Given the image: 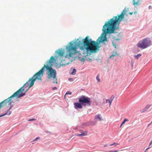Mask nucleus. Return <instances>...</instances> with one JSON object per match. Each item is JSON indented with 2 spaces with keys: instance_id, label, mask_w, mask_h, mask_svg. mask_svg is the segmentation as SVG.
I'll list each match as a JSON object with an SVG mask.
<instances>
[{
  "instance_id": "1",
  "label": "nucleus",
  "mask_w": 152,
  "mask_h": 152,
  "mask_svg": "<svg viewBox=\"0 0 152 152\" xmlns=\"http://www.w3.org/2000/svg\"><path fill=\"white\" fill-rule=\"evenodd\" d=\"M89 36H86L83 41L77 39L75 42H69L67 48L69 55L66 56L65 59L61 60L59 62L60 65L63 66L69 64L74 60L73 56L75 54L79 59H84L90 53L95 52L98 45L95 41L89 40Z\"/></svg>"
},
{
  "instance_id": "2",
  "label": "nucleus",
  "mask_w": 152,
  "mask_h": 152,
  "mask_svg": "<svg viewBox=\"0 0 152 152\" xmlns=\"http://www.w3.org/2000/svg\"><path fill=\"white\" fill-rule=\"evenodd\" d=\"M55 60L54 57L51 56L48 61H47L46 65L44 64L41 69L31 78H30L28 81L21 87L19 90L15 92L10 97L6 99L1 102V104H11L15 103V98H18L25 95V93L29 88L34 84V83L36 79L41 80V77L43 75L44 70L45 68L48 70L47 73L48 78L50 79L52 78L54 80L53 83H57V78L56 76V71L53 69L52 67L53 65V61Z\"/></svg>"
},
{
  "instance_id": "3",
  "label": "nucleus",
  "mask_w": 152,
  "mask_h": 152,
  "mask_svg": "<svg viewBox=\"0 0 152 152\" xmlns=\"http://www.w3.org/2000/svg\"><path fill=\"white\" fill-rule=\"evenodd\" d=\"M127 11V10L125 8L120 15L113 17L105 23L102 29L103 33L98 38L97 40L99 43L107 41L106 37L107 34L114 33L115 30L118 29L120 23L124 18V15Z\"/></svg>"
},
{
  "instance_id": "4",
  "label": "nucleus",
  "mask_w": 152,
  "mask_h": 152,
  "mask_svg": "<svg viewBox=\"0 0 152 152\" xmlns=\"http://www.w3.org/2000/svg\"><path fill=\"white\" fill-rule=\"evenodd\" d=\"M151 44V42L150 39L147 38L140 41L137 44V46L139 48L144 49L149 46Z\"/></svg>"
},
{
  "instance_id": "5",
  "label": "nucleus",
  "mask_w": 152,
  "mask_h": 152,
  "mask_svg": "<svg viewBox=\"0 0 152 152\" xmlns=\"http://www.w3.org/2000/svg\"><path fill=\"white\" fill-rule=\"evenodd\" d=\"M79 102L82 103L90 104L91 101L89 98L82 96L79 98Z\"/></svg>"
},
{
  "instance_id": "6",
  "label": "nucleus",
  "mask_w": 152,
  "mask_h": 152,
  "mask_svg": "<svg viewBox=\"0 0 152 152\" xmlns=\"http://www.w3.org/2000/svg\"><path fill=\"white\" fill-rule=\"evenodd\" d=\"M103 119L102 118L101 115L100 114H98L95 116L94 120L95 121H96L98 120L100 121H102Z\"/></svg>"
},
{
  "instance_id": "7",
  "label": "nucleus",
  "mask_w": 152,
  "mask_h": 152,
  "mask_svg": "<svg viewBox=\"0 0 152 152\" xmlns=\"http://www.w3.org/2000/svg\"><path fill=\"white\" fill-rule=\"evenodd\" d=\"M64 51L62 49H59L58 51V56H60V59L61 57H63V55L64 53Z\"/></svg>"
},
{
  "instance_id": "8",
  "label": "nucleus",
  "mask_w": 152,
  "mask_h": 152,
  "mask_svg": "<svg viewBox=\"0 0 152 152\" xmlns=\"http://www.w3.org/2000/svg\"><path fill=\"white\" fill-rule=\"evenodd\" d=\"M88 131H85L81 132V134H76V135L77 136H85L87 134Z\"/></svg>"
},
{
  "instance_id": "9",
  "label": "nucleus",
  "mask_w": 152,
  "mask_h": 152,
  "mask_svg": "<svg viewBox=\"0 0 152 152\" xmlns=\"http://www.w3.org/2000/svg\"><path fill=\"white\" fill-rule=\"evenodd\" d=\"M114 98V96H112L110 99H107L106 101V103L107 104H111V102Z\"/></svg>"
},
{
  "instance_id": "10",
  "label": "nucleus",
  "mask_w": 152,
  "mask_h": 152,
  "mask_svg": "<svg viewBox=\"0 0 152 152\" xmlns=\"http://www.w3.org/2000/svg\"><path fill=\"white\" fill-rule=\"evenodd\" d=\"M96 124L94 121H89L87 122V126H92L95 125Z\"/></svg>"
},
{
  "instance_id": "11",
  "label": "nucleus",
  "mask_w": 152,
  "mask_h": 152,
  "mask_svg": "<svg viewBox=\"0 0 152 152\" xmlns=\"http://www.w3.org/2000/svg\"><path fill=\"white\" fill-rule=\"evenodd\" d=\"M151 105H147L145 107L140 111V112L141 113H144V112L147 111L148 109L150 107Z\"/></svg>"
},
{
  "instance_id": "12",
  "label": "nucleus",
  "mask_w": 152,
  "mask_h": 152,
  "mask_svg": "<svg viewBox=\"0 0 152 152\" xmlns=\"http://www.w3.org/2000/svg\"><path fill=\"white\" fill-rule=\"evenodd\" d=\"M133 4L135 5H139L140 4V1L139 0H133Z\"/></svg>"
},
{
  "instance_id": "13",
  "label": "nucleus",
  "mask_w": 152,
  "mask_h": 152,
  "mask_svg": "<svg viewBox=\"0 0 152 152\" xmlns=\"http://www.w3.org/2000/svg\"><path fill=\"white\" fill-rule=\"evenodd\" d=\"M86 105H74V107L76 109H81L82 108V106H84L85 107Z\"/></svg>"
},
{
  "instance_id": "14",
  "label": "nucleus",
  "mask_w": 152,
  "mask_h": 152,
  "mask_svg": "<svg viewBox=\"0 0 152 152\" xmlns=\"http://www.w3.org/2000/svg\"><path fill=\"white\" fill-rule=\"evenodd\" d=\"M118 56V54L116 51L113 52L112 53V55L110 57V58H111L112 57L116 56Z\"/></svg>"
},
{
  "instance_id": "15",
  "label": "nucleus",
  "mask_w": 152,
  "mask_h": 152,
  "mask_svg": "<svg viewBox=\"0 0 152 152\" xmlns=\"http://www.w3.org/2000/svg\"><path fill=\"white\" fill-rule=\"evenodd\" d=\"M12 112L10 110L8 109L6 113L4 114V115H9L11 114Z\"/></svg>"
},
{
  "instance_id": "16",
  "label": "nucleus",
  "mask_w": 152,
  "mask_h": 152,
  "mask_svg": "<svg viewBox=\"0 0 152 152\" xmlns=\"http://www.w3.org/2000/svg\"><path fill=\"white\" fill-rule=\"evenodd\" d=\"M70 71H72V72H71V74L72 75H75L76 72V70L75 69H71Z\"/></svg>"
},
{
  "instance_id": "17",
  "label": "nucleus",
  "mask_w": 152,
  "mask_h": 152,
  "mask_svg": "<svg viewBox=\"0 0 152 152\" xmlns=\"http://www.w3.org/2000/svg\"><path fill=\"white\" fill-rule=\"evenodd\" d=\"M82 127H83L84 126H87V123H83L82 124Z\"/></svg>"
},
{
  "instance_id": "18",
  "label": "nucleus",
  "mask_w": 152,
  "mask_h": 152,
  "mask_svg": "<svg viewBox=\"0 0 152 152\" xmlns=\"http://www.w3.org/2000/svg\"><path fill=\"white\" fill-rule=\"evenodd\" d=\"M141 56V54H138L136 55H135L134 57L137 59H138V58Z\"/></svg>"
},
{
  "instance_id": "19",
  "label": "nucleus",
  "mask_w": 152,
  "mask_h": 152,
  "mask_svg": "<svg viewBox=\"0 0 152 152\" xmlns=\"http://www.w3.org/2000/svg\"><path fill=\"white\" fill-rule=\"evenodd\" d=\"M128 121V120L127 119H126V118L124 119L121 123L122 125H123L125 123L126 121Z\"/></svg>"
},
{
  "instance_id": "20",
  "label": "nucleus",
  "mask_w": 152,
  "mask_h": 152,
  "mask_svg": "<svg viewBox=\"0 0 152 152\" xmlns=\"http://www.w3.org/2000/svg\"><path fill=\"white\" fill-rule=\"evenodd\" d=\"M119 144L115 142H114L113 143L109 145L110 146L111 145H114V146H116L117 145H118Z\"/></svg>"
},
{
  "instance_id": "21",
  "label": "nucleus",
  "mask_w": 152,
  "mask_h": 152,
  "mask_svg": "<svg viewBox=\"0 0 152 152\" xmlns=\"http://www.w3.org/2000/svg\"><path fill=\"white\" fill-rule=\"evenodd\" d=\"M72 94V93L70 91H67L66 94H65V96H64V98H65V96H66L67 95V94H69V95H71V94Z\"/></svg>"
},
{
  "instance_id": "22",
  "label": "nucleus",
  "mask_w": 152,
  "mask_h": 152,
  "mask_svg": "<svg viewBox=\"0 0 152 152\" xmlns=\"http://www.w3.org/2000/svg\"><path fill=\"white\" fill-rule=\"evenodd\" d=\"M96 79L97 80L98 82H99L100 81V79L99 77V75H98L96 77Z\"/></svg>"
},
{
  "instance_id": "23",
  "label": "nucleus",
  "mask_w": 152,
  "mask_h": 152,
  "mask_svg": "<svg viewBox=\"0 0 152 152\" xmlns=\"http://www.w3.org/2000/svg\"><path fill=\"white\" fill-rule=\"evenodd\" d=\"M152 141H151L149 143V147H150V148L152 147Z\"/></svg>"
},
{
  "instance_id": "24",
  "label": "nucleus",
  "mask_w": 152,
  "mask_h": 152,
  "mask_svg": "<svg viewBox=\"0 0 152 152\" xmlns=\"http://www.w3.org/2000/svg\"><path fill=\"white\" fill-rule=\"evenodd\" d=\"M39 139H40V137H37L33 141H35Z\"/></svg>"
},
{
  "instance_id": "25",
  "label": "nucleus",
  "mask_w": 152,
  "mask_h": 152,
  "mask_svg": "<svg viewBox=\"0 0 152 152\" xmlns=\"http://www.w3.org/2000/svg\"><path fill=\"white\" fill-rule=\"evenodd\" d=\"M118 151L117 150H114V151H109L110 152H117Z\"/></svg>"
},
{
  "instance_id": "26",
  "label": "nucleus",
  "mask_w": 152,
  "mask_h": 152,
  "mask_svg": "<svg viewBox=\"0 0 152 152\" xmlns=\"http://www.w3.org/2000/svg\"><path fill=\"white\" fill-rule=\"evenodd\" d=\"M36 119H34V118H32V119H29L28 121H35V120Z\"/></svg>"
},
{
  "instance_id": "27",
  "label": "nucleus",
  "mask_w": 152,
  "mask_h": 152,
  "mask_svg": "<svg viewBox=\"0 0 152 152\" xmlns=\"http://www.w3.org/2000/svg\"><path fill=\"white\" fill-rule=\"evenodd\" d=\"M13 107V105H10V107L8 109H9L10 110Z\"/></svg>"
},
{
  "instance_id": "28",
  "label": "nucleus",
  "mask_w": 152,
  "mask_h": 152,
  "mask_svg": "<svg viewBox=\"0 0 152 152\" xmlns=\"http://www.w3.org/2000/svg\"><path fill=\"white\" fill-rule=\"evenodd\" d=\"M53 88V90H56V89H57V88L56 87H54L53 88Z\"/></svg>"
},
{
  "instance_id": "29",
  "label": "nucleus",
  "mask_w": 152,
  "mask_h": 152,
  "mask_svg": "<svg viewBox=\"0 0 152 152\" xmlns=\"http://www.w3.org/2000/svg\"><path fill=\"white\" fill-rule=\"evenodd\" d=\"M150 148V147H148L145 150V152H147L146 151V150H147V149H149V148Z\"/></svg>"
},
{
  "instance_id": "30",
  "label": "nucleus",
  "mask_w": 152,
  "mask_h": 152,
  "mask_svg": "<svg viewBox=\"0 0 152 152\" xmlns=\"http://www.w3.org/2000/svg\"><path fill=\"white\" fill-rule=\"evenodd\" d=\"M113 46L115 48H116V46L115 44L113 42Z\"/></svg>"
},
{
  "instance_id": "31",
  "label": "nucleus",
  "mask_w": 152,
  "mask_h": 152,
  "mask_svg": "<svg viewBox=\"0 0 152 152\" xmlns=\"http://www.w3.org/2000/svg\"><path fill=\"white\" fill-rule=\"evenodd\" d=\"M46 133H51V132H49V131H47L46 132H45Z\"/></svg>"
},
{
  "instance_id": "32",
  "label": "nucleus",
  "mask_w": 152,
  "mask_h": 152,
  "mask_svg": "<svg viewBox=\"0 0 152 152\" xmlns=\"http://www.w3.org/2000/svg\"><path fill=\"white\" fill-rule=\"evenodd\" d=\"M152 123H150L149 124H148V126H147V127H149L150 125Z\"/></svg>"
},
{
  "instance_id": "33",
  "label": "nucleus",
  "mask_w": 152,
  "mask_h": 152,
  "mask_svg": "<svg viewBox=\"0 0 152 152\" xmlns=\"http://www.w3.org/2000/svg\"><path fill=\"white\" fill-rule=\"evenodd\" d=\"M74 104L75 105V104H80L78 103H74Z\"/></svg>"
},
{
  "instance_id": "34",
  "label": "nucleus",
  "mask_w": 152,
  "mask_h": 152,
  "mask_svg": "<svg viewBox=\"0 0 152 152\" xmlns=\"http://www.w3.org/2000/svg\"><path fill=\"white\" fill-rule=\"evenodd\" d=\"M4 116V114H2V115H0V118H1V117L3 116Z\"/></svg>"
},
{
  "instance_id": "35",
  "label": "nucleus",
  "mask_w": 152,
  "mask_h": 152,
  "mask_svg": "<svg viewBox=\"0 0 152 152\" xmlns=\"http://www.w3.org/2000/svg\"><path fill=\"white\" fill-rule=\"evenodd\" d=\"M108 145L107 144H105L104 145V147H107Z\"/></svg>"
},
{
  "instance_id": "36",
  "label": "nucleus",
  "mask_w": 152,
  "mask_h": 152,
  "mask_svg": "<svg viewBox=\"0 0 152 152\" xmlns=\"http://www.w3.org/2000/svg\"><path fill=\"white\" fill-rule=\"evenodd\" d=\"M129 14L130 15H132V14H133V12H129Z\"/></svg>"
},
{
  "instance_id": "37",
  "label": "nucleus",
  "mask_w": 152,
  "mask_h": 152,
  "mask_svg": "<svg viewBox=\"0 0 152 152\" xmlns=\"http://www.w3.org/2000/svg\"><path fill=\"white\" fill-rule=\"evenodd\" d=\"M3 105H0V109L1 107L3 106Z\"/></svg>"
},
{
  "instance_id": "38",
  "label": "nucleus",
  "mask_w": 152,
  "mask_h": 152,
  "mask_svg": "<svg viewBox=\"0 0 152 152\" xmlns=\"http://www.w3.org/2000/svg\"><path fill=\"white\" fill-rule=\"evenodd\" d=\"M151 6H149V9H150L151 8Z\"/></svg>"
},
{
  "instance_id": "39",
  "label": "nucleus",
  "mask_w": 152,
  "mask_h": 152,
  "mask_svg": "<svg viewBox=\"0 0 152 152\" xmlns=\"http://www.w3.org/2000/svg\"><path fill=\"white\" fill-rule=\"evenodd\" d=\"M122 125H122V124H121V125L120 126V127L121 128Z\"/></svg>"
},
{
  "instance_id": "40",
  "label": "nucleus",
  "mask_w": 152,
  "mask_h": 152,
  "mask_svg": "<svg viewBox=\"0 0 152 152\" xmlns=\"http://www.w3.org/2000/svg\"><path fill=\"white\" fill-rule=\"evenodd\" d=\"M89 59L90 60V61H91V59L89 58Z\"/></svg>"
},
{
  "instance_id": "41",
  "label": "nucleus",
  "mask_w": 152,
  "mask_h": 152,
  "mask_svg": "<svg viewBox=\"0 0 152 152\" xmlns=\"http://www.w3.org/2000/svg\"><path fill=\"white\" fill-rule=\"evenodd\" d=\"M110 105H109V106H110Z\"/></svg>"
},
{
  "instance_id": "42",
  "label": "nucleus",
  "mask_w": 152,
  "mask_h": 152,
  "mask_svg": "<svg viewBox=\"0 0 152 152\" xmlns=\"http://www.w3.org/2000/svg\"><path fill=\"white\" fill-rule=\"evenodd\" d=\"M151 123H152V121H151Z\"/></svg>"
}]
</instances>
